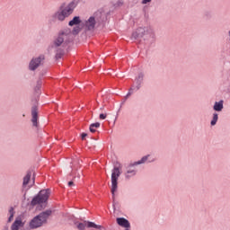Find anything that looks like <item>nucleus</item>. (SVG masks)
<instances>
[{
	"mask_svg": "<svg viewBox=\"0 0 230 230\" xmlns=\"http://www.w3.org/2000/svg\"><path fill=\"white\" fill-rule=\"evenodd\" d=\"M73 10L74 9H72L69 5L63 9H59L52 15V19L54 21H59L60 22H62L66 21V19H67V17H69L71 13H73Z\"/></svg>",
	"mask_w": 230,
	"mask_h": 230,
	"instance_id": "obj_4",
	"label": "nucleus"
},
{
	"mask_svg": "<svg viewBox=\"0 0 230 230\" xmlns=\"http://www.w3.org/2000/svg\"><path fill=\"white\" fill-rule=\"evenodd\" d=\"M217 121H218V113H213L212 120L210 122V125L212 127H215L217 125Z\"/></svg>",
	"mask_w": 230,
	"mask_h": 230,
	"instance_id": "obj_20",
	"label": "nucleus"
},
{
	"mask_svg": "<svg viewBox=\"0 0 230 230\" xmlns=\"http://www.w3.org/2000/svg\"><path fill=\"white\" fill-rule=\"evenodd\" d=\"M49 215H51V211L47 210L34 217L29 223V228L39 229V227H42L44 224L48 222V218H49Z\"/></svg>",
	"mask_w": 230,
	"mask_h": 230,
	"instance_id": "obj_2",
	"label": "nucleus"
},
{
	"mask_svg": "<svg viewBox=\"0 0 230 230\" xmlns=\"http://www.w3.org/2000/svg\"><path fill=\"white\" fill-rule=\"evenodd\" d=\"M68 186H75V182L69 181V182H68Z\"/></svg>",
	"mask_w": 230,
	"mask_h": 230,
	"instance_id": "obj_26",
	"label": "nucleus"
},
{
	"mask_svg": "<svg viewBox=\"0 0 230 230\" xmlns=\"http://www.w3.org/2000/svg\"><path fill=\"white\" fill-rule=\"evenodd\" d=\"M155 156L152 155H146L143 156L140 160L137 162H135L130 164V166H137V164H145V163H155Z\"/></svg>",
	"mask_w": 230,
	"mask_h": 230,
	"instance_id": "obj_10",
	"label": "nucleus"
},
{
	"mask_svg": "<svg viewBox=\"0 0 230 230\" xmlns=\"http://www.w3.org/2000/svg\"><path fill=\"white\" fill-rule=\"evenodd\" d=\"M69 35H71V29L66 28L61 31L58 37L54 40L51 45V49L57 51L58 48H60V46L64 44V40H67V39H69Z\"/></svg>",
	"mask_w": 230,
	"mask_h": 230,
	"instance_id": "obj_3",
	"label": "nucleus"
},
{
	"mask_svg": "<svg viewBox=\"0 0 230 230\" xmlns=\"http://www.w3.org/2000/svg\"><path fill=\"white\" fill-rule=\"evenodd\" d=\"M15 215V212L13 211V208H9V217L8 222H12L13 220V216Z\"/></svg>",
	"mask_w": 230,
	"mask_h": 230,
	"instance_id": "obj_21",
	"label": "nucleus"
},
{
	"mask_svg": "<svg viewBox=\"0 0 230 230\" xmlns=\"http://www.w3.org/2000/svg\"><path fill=\"white\" fill-rule=\"evenodd\" d=\"M137 172L136 170H128L125 176L126 179H130L131 177H134L136 175Z\"/></svg>",
	"mask_w": 230,
	"mask_h": 230,
	"instance_id": "obj_19",
	"label": "nucleus"
},
{
	"mask_svg": "<svg viewBox=\"0 0 230 230\" xmlns=\"http://www.w3.org/2000/svg\"><path fill=\"white\" fill-rule=\"evenodd\" d=\"M33 183H34V181L32 182V184H31V185L28 186V189H29V188H31V186H33Z\"/></svg>",
	"mask_w": 230,
	"mask_h": 230,
	"instance_id": "obj_27",
	"label": "nucleus"
},
{
	"mask_svg": "<svg viewBox=\"0 0 230 230\" xmlns=\"http://www.w3.org/2000/svg\"><path fill=\"white\" fill-rule=\"evenodd\" d=\"M42 62H44V56L33 58L29 64L30 71H35Z\"/></svg>",
	"mask_w": 230,
	"mask_h": 230,
	"instance_id": "obj_9",
	"label": "nucleus"
},
{
	"mask_svg": "<svg viewBox=\"0 0 230 230\" xmlns=\"http://www.w3.org/2000/svg\"><path fill=\"white\" fill-rule=\"evenodd\" d=\"M4 230H8V227H7V226H5V227L4 228Z\"/></svg>",
	"mask_w": 230,
	"mask_h": 230,
	"instance_id": "obj_28",
	"label": "nucleus"
},
{
	"mask_svg": "<svg viewBox=\"0 0 230 230\" xmlns=\"http://www.w3.org/2000/svg\"><path fill=\"white\" fill-rule=\"evenodd\" d=\"M119 170H121L120 165L119 167L115 166L111 173V194L113 200L115 199V193L118 191V179H119V175H121Z\"/></svg>",
	"mask_w": 230,
	"mask_h": 230,
	"instance_id": "obj_5",
	"label": "nucleus"
},
{
	"mask_svg": "<svg viewBox=\"0 0 230 230\" xmlns=\"http://www.w3.org/2000/svg\"><path fill=\"white\" fill-rule=\"evenodd\" d=\"M75 226L76 229H78V230H85V227H87V221L75 222Z\"/></svg>",
	"mask_w": 230,
	"mask_h": 230,
	"instance_id": "obj_15",
	"label": "nucleus"
},
{
	"mask_svg": "<svg viewBox=\"0 0 230 230\" xmlns=\"http://www.w3.org/2000/svg\"><path fill=\"white\" fill-rule=\"evenodd\" d=\"M85 137H87V134L86 133H83L82 134V139H85Z\"/></svg>",
	"mask_w": 230,
	"mask_h": 230,
	"instance_id": "obj_25",
	"label": "nucleus"
},
{
	"mask_svg": "<svg viewBox=\"0 0 230 230\" xmlns=\"http://www.w3.org/2000/svg\"><path fill=\"white\" fill-rule=\"evenodd\" d=\"M150 33H154V31L150 27H145V28H139L137 31V36L136 37H143V35H149Z\"/></svg>",
	"mask_w": 230,
	"mask_h": 230,
	"instance_id": "obj_11",
	"label": "nucleus"
},
{
	"mask_svg": "<svg viewBox=\"0 0 230 230\" xmlns=\"http://www.w3.org/2000/svg\"><path fill=\"white\" fill-rule=\"evenodd\" d=\"M148 3H152V0H142V4H148Z\"/></svg>",
	"mask_w": 230,
	"mask_h": 230,
	"instance_id": "obj_23",
	"label": "nucleus"
},
{
	"mask_svg": "<svg viewBox=\"0 0 230 230\" xmlns=\"http://www.w3.org/2000/svg\"><path fill=\"white\" fill-rule=\"evenodd\" d=\"M96 128H100V122H96L90 125V132L94 134L96 132Z\"/></svg>",
	"mask_w": 230,
	"mask_h": 230,
	"instance_id": "obj_17",
	"label": "nucleus"
},
{
	"mask_svg": "<svg viewBox=\"0 0 230 230\" xmlns=\"http://www.w3.org/2000/svg\"><path fill=\"white\" fill-rule=\"evenodd\" d=\"M217 112H222L224 109V101L216 102L213 107Z\"/></svg>",
	"mask_w": 230,
	"mask_h": 230,
	"instance_id": "obj_14",
	"label": "nucleus"
},
{
	"mask_svg": "<svg viewBox=\"0 0 230 230\" xmlns=\"http://www.w3.org/2000/svg\"><path fill=\"white\" fill-rule=\"evenodd\" d=\"M49 190H43L39 192V194L33 198L31 200L32 206H38L37 209L46 208L48 199H49Z\"/></svg>",
	"mask_w": 230,
	"mask_h": 230,
	"instance_id": "obj_1",
	"label": "nucleus"
},
{
	"mask_svg": "<svg viewBox=\"0 0 230 230\" xmlns=\"http://www.w3.org/2000/svg\"><path fill=\"white\" fill-rule=\"evenodd\" d=\"M99 118H100V119H105L107 118V114L102 113V114H100Z\"/></svg>",
	"mask_w": 230,
	"mask_h": 230,
	"instance_id": "obj_22",
	"label": "nucleus"
},
{
	"mask_svg": "<svg viewBox=\"0 0 230 230\" xmlns=\"http://www.w3.org/2000/svg\"><path fill=\"white\" fill-rule=\"evenodd\" d=\"M31 179V172L26 174L23 178V186L26 188L27 184H30V180Z\"/></svg>",
	"mask_w": 230,
	"mask_h": 230,
	"instance_id": "obj_18",
	"label": "nucleus"
},
{
	"mask_svg": "<svg viewBox=\"0 0 230 230\" xmlns=\"http://www.w3.org/2000/svg\"><path fill=\"white\" fill-rule=\"evenodd\" d=\"M128 96H130V93H128V94L127 95V98H128Z\"/></svg>",
	"mask_w": 230,
	"mask_h": 230,
	"instance_id": "obj_29",
	"label": "nucleus"
},
{
	"mask_svg": "<svg viewBox=\"0 0 230 230\" xmlns=\"http://www.w3.org/2000/svg\"><path fill=\"white\" fill-rule=\"evenodd\" d=\"M123 4H124L123 0L117 2V6H123Z\"/></svg>",
	"mask_w": 230,
	"mask_h": 230,
	"instance_id": "obj_24",
	"label": "nucleus"
},
{
	"mask_svg": "<svg viewBox=\"0 0 230 230\" xmlns=\"http://www.w3.org/2000/svg\"><path fill=\"white\" fill-rule=\"evenodd\" d=\"M72 5V4H70L68 6H71Z\"/></svg>",
	"mask_w": 230,
	"mask_h": 230,
	"instance_id": "obj_30",
	"label": "nucleus"
},
{
	"mask_svg": "<svg viewBox=\"0 0 230 230\" xmlns=\"http://www.w3.org/2000/svg\"><path fill=\"white\" fill-rule=\"evenodd\" d=\"M117 224H119V226H120L121 227H126V229H128V227H130V223H128V220L123 217H118Z\"/></svg>",
	"mask_w": 230,
	"mask_h": 230,
	"instance_id": "obj_13",
	"label": "nucleus"
},
{
	"mask_svg": "<svg viewBox=\"0 0 230 230\" xmlns=\"http://www.w3.org/2000/svg\"><path fill=\"white\" fill-rule=\"evenodd\" d=\"M86 226L88 228L93 227V229H103L102 226L96 225L94 222H91V221H86Z\"/></svg>",
	"mask_w": 230,
	"mask_h": 230,
	"instance_id": "obj_16",
	"label": "nucleus"
},
{
	"mask_svg": "<svg viewBox=\"0 0 230 230\" xmlns=\"http://www.w3.org/2000/svg\"><path fill=\"white\" fill-rule=\"evenodd\" d=\"M126 230H129L128 228H127Z\"/></svg>",
	"mask_w": 230,
	"mask_h": 230,
	"instance_id": "obj_31",
	"label": "nucleus"
},
{
	"mask_svg": "<svg viewBox=\"0 0 230 230\" xmlns=\"http://www.w3.org/2000/svg\"><path fill=\"white\" fill-rule=\"evenodd\" d=\"M26 226V220L24 219V216L20 215L15 217L14 221L11 225V230H21L22 227Z\"/></svg>",
	"mask_w": 230,
	"mask_h": 230,
	"instance_id": "obj_8",
	"label": "nucleus"
},
{
	"mask_svg": "<svg viewBox=\"0 0 230 230\" xmlns=\"http://www.w3.org/2000/svg\"><path fill=\"white\" fill-rule=\"evenodd\" d=\"M98 15L94 13L93 15L90 16L83 24V28L87 30L88 31H93L94 28H96V24H98Z\"/></svg>",
	"mask_w": 230,
	"mask_h": 230,
	"instance_id": "obj_7",
	"label": "nucleus"
},
{
	"mask_svg": "<svg viewBox=\"0 0 230 230\" xmlns=\"http://www.w3.org/2000/svg\"><path fill=\"white\" fill-rule=\"evenodd\" d=\"M82 19L80 16H75L69 22L68 26H75L71 31L72 35H78L84 28V24H81Z\"/></svg>",
	"mask_w": 230,
	"mask_h": 230,
	"instance_id": "obj_6",
	"label": "nucleus"
},
{
	"mask_svg": "<svg viewBox=\"0 0 230 230\" xmlns=\"http://www.w3.org/2000/svg\"><path fill=\"white\" fill-rule=\"evenodd\" d=\"M31 116H32L31 122L33 124V127H39V122H37L39 119V115L37 113V108H35V107L32 108Z\"/></svg>",
	"mask_w": 230,
	"mask_h": 230,
	"instance_id": "obj_12",
	"label": "nucleus"
}]
</instances>
